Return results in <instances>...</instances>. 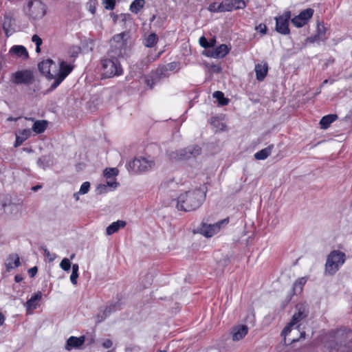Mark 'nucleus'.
<instances>
[{
	"instance_id": "obj_18",
	"label": "nucleus",
	"mask_w": 352,
	"mask_h": 352,
	"mask_svg": "<svg viewBox=\"0 0 352 352\" xmlns=\"http://www.w3.org/2000/svg\"><path fill=\"white\" fill-rule=\"evenodd\" d=\"M222 3L225 12L243 9L245 7V3L243 0H224Z\"/></svg>"
},
{
	"instance_id": "obj_39",
	"label": "nucleus",
	"mask_w": 352,
	"mask_h": 352,
	"mask_svg": "<svg viewBox=\"0 0 352 352\" xmlns=\"http://www.w3.org/2000/svg\"><path fill=\"white\" fill-rule=\"evenodd\" d=\"M90 188V183L89 182H85L82 184L78 193L80 195H85L87 194Z\"/></svg>"
},
{
	"instance_id": "obj_38",
	"label": "nucleus",
	"mask_w": 352,
	"mask_h": 352,
	"mask_svg": "<svg viewBox=\"0 0 352 352\" xmlns=\"http://www.w3.org/2000/svg\"><path fill=\"white\" fill-rule=\"evenodd\" d=\"M71 266L70 259L67 258H64L60 263V267L65 272H69Z\"/></svg>"
},
{
	"instance_id": "obj_32",
	"label": "nucleus",
	"mask_w": 352,
	"mask_h": 352,
	"mask_svg": "<svg viewBox=\"0 0 352 352\" xmlns=\"http://www.w3.org/2000/svg\"><path fill=\"white\" fill-rule=\"evenodd\" d=\"M145 4L144 0H134L130 5L129 10L131 12L138 14L143 8Z\"/></svg>"
},
{
	"instance_id": "obj_45",
	"label": "nucleus",
	"mask_w": 352,
	"mask_h": 352,
	"mask_svg": "<svg viewBox=\"0 0 352 352\" xmlns=\"http://www.w3.org/2000/svg\"><path fill=\"white\" fill-rule=\"evenodd\" d=\"M45 256L47 257L50 262L54 261L56 258V254L50 253L47 249L44 250Z\"/></svg>"
},
{
	"instance_id": "obj_58",
	"label": "nucleus",
	"mask_w": 352,
	"mask_h": 352,
	"mask_svg": "<svg viewBox=\"0 0 352 352\" xmlns=\"http://www.w3.org/2000/svg\"><path fill=\"white\" fill-rule=\"evenodd\" d=\"M79 195L80 194L78 193V192L74 194V198L75 199L76 201L79 200Z\"/></svg>"
},
{
	"instance_id": "obj_43",
	"label": "nucleus",
	"mask_w": 352,
	"mask_h": 352,
	"mask_svg": "<svg viewBox=\"0 0 352 352\" xmlns=\"http://www.w3.org/2000/svg\"><path fill=\"white\" fill-rule=\"evenodd\" d=\"M109 190H110L109 189L107 186L105 185L104 184H100L96 188V191H97V193H98V194L106 193Z\"/></svg>"
},
{
	"instance_id": "obj_52",
	"label": "nucleus",
	"mask_w": 352,
	"mask_h": 352,
	"mask_svg": "<svg viewBox=\"0 0 352 352\" xmlns=\"http://www.w3.org/2000/svg\"><path fill=\"white\" fill-rule=\"evenodd\" d=\"M45 157H40L37 160V165L43 168H44L45 167Z\"/></svg>"
},
{
	"instance_id": "obj_24",
	"label": "nucleus",
	"mask_w": 352,
	"mask_h": 352,
	"mask_svg": "<svg viewBox=\"0 0 352 352\" xmlns=\"http://www.w3.org/2000/svg\"><path fill=\"white\" fill-rule=\"evenodd\" d=\"M0 205L3 208L4 211L6 213L16 215L20 212V206L14 203H8L7 204L6 201L0 200Z\"/></svg>"
},
{
	"instance_id": "obj_44",
	"label": "nucleus",
	"mask_w": 352,
	"mask_h": 352,
	"mask_svg": "<svg viewBox=\"0 0 352 352\" xmlns=\"http://www.w3.org/2000/svg\"><path fill=\"white\" fill-rule=\"evenodd\" d=\"M111 312V309L109 308H107L102 315H98L97 317H96V322H101L103 320H104V318H106V317L110 314Z\"/></svg>"
},
{
	"instance_id": "obj_56",
	"label": "nucleus",
	"mask_w": 352,
	"mask_h": 352,
	"mask_svg": "<svg viewBox=\"0 0 352 352\" xmlns=\"http://www.w3.org/2000/svg\"><path fill=\"white\" fill-rule=\"evenodd\" d=\"M41 185H36V186H34L32 188V190L33 191H37L38 190L41 189Z\"/></svg>"
},
{
	"instance_id": "obj_25",
	"label": "nucleus",
	"mask_w": 352,
	"mask_h": 352,
	"mask_svg": "<svg viewBox=\"0 0 352 352\" xmlns=\"http://www.w3.org/2000/svg\"><path fill=\"white\" fill-rule=\"evenodd\" d=\"M21 265L20 258L18 254H10L6 261L5 265L7 271L18 267Z\"/></svg>"
},
{
	"instance_id": "obj_59",
	"label": "nucleus",
	"mask_w": 352,
	"mask_h": 352,
	"mask_svg": "<svg viewBox=\"0 0 352 352\" xmlns=\"http://www.w3.org/2000/svg\"><path fill=\"white\" fill-rule=\"evenodd\" d=\"M18 119H19L18 118H14L10 117V118H8V120H9V121H16Z\"/></svg>"
},
{
	"instance_id": "obj_36",
	"label": "nucleus",
	"mask_w": 352,
	"mask_h": 352,
	"mask_svg": "<svg viewBox=\"0 0 352 352\" xmlns=\"http://www.w3.org/2000/svg\"><path fill=\"white\" fill-rule=\"evenodd\" d=\"M308 280L307 276H304L298 278L296 280V282L294 284V289L295 291L299 290L300 292L302 289V286L307 283Z\"/></svg>"
},
{
	"instance_id": "obj_54",
	"label": "nucleus",
	"mask_w": 352,
	"mask_h": 352,
	"mask_svg": "<svg viewBox=\"0 0 352 352\" xmlns=\"http://www.w3.org/2000/svg\"><path fill=\"white\" fill-rule=\"evenodd\" d=\"M72 272H78L79 266L78 264H73L72 266Z\"/></svg>"
},
{
	"instance_id": "obj_2",
	"label": "nucleus",
	"mask_w": 352,
	"mask_h": 352,
	"mask_svg": "<svg viewBox=\"0 0 352 352\" xmlns=\"http://www.w3.org/2000/svg\"><path fill=\"white\" fill-rule=\"evenodd\" d=\"M205 198L204 190L196 188L181 194L177 202V208L179 210L192 211L198 208Z\"/></svg>"
},
{
	"instance_id": "obj_19",
	"label": "nucleus",
	"mask_w": 352,
	"mask_h": 352,
	"mask_svg": "<svg viewBox=\"0 0 352 352\" xmlns=\"http://www.w3.org/2000/svg\"><path fill=\"white\" fill-rule=\"evenodd\" d=\"M85 340L84 336L78 338L71 336L67 339L65 349L67 351H71L73 349H79L84 344Z\"/></svg>"
},
{
	"instance_id": "obj_41",
	"label": "nucleus",
	"mask_w": 352,
	"mask_h": 352,
	"mask_svg": "<svg viewBox=\"0 0 352 352\" xmlns=\"http://www.w3.org/2000/svg\"><path fill=\"white\" fill-rule=\"evenodd\" d=\"M104 7L107 10H113L116 5V0H102Z\"/></svg>"
},
{
	"instance_id": "obj_42",
	"label": "nucleus",
	"mask_w": 352,
	"mask_h": 352,
	"mask_svg": "<svg viewBox=\"0 0 352 352\" xmlns=\"http://www.w3.org/2000/svg\"><path fill=\"white\" fill-rule=\"evenodd\" d=\"M105 185L107 186L110 190H115L118 186V183L116 182L115 179H109Z\"/></svg>"
},
{
	"instance_id": "obj_29",
	"label": "nucleus",
	"mask_w": 352,
	"mask_h": 352,
	"mask_svg": "<svg viewBox=\"0 0 352 352\" xmlns=\"http://www.w3.org/2000/svg\"><path fill=\"white\" fill-rule=\"evenodd\" d=\"M125 226L126 222L122 220H118L117 221L113 222L107 228L106 234L108 236L111 235L113 233L118 232L120 229L124 228Z\"/></svg>"
},
{
	"instance_id": "obj_55",
	"label": "nucleus",
	"mask_w": 352,
	"mask_h": 352,
	"mask_svg": "<svg viewBox=\"0 0 352 352\" xmlns=\"http://www.w3.org/2000/svg\"><path fill=\"white\" fill-rule=\"evenodd\" d=\"M4 320H5L4 316L1 313H0V326L3 324Z\"/></svg>"
},
{
	"instance_id": "obj_31",
	"label": "nucleus",
	"mask_w": 352,
	"mask_h": 352,
	"mask_svg": "<svg viewBox=\"0 0 352 352\" xmlns=\"http://www.w3.org/2000/svg\"><path fill=\"white\" fill-rule=\"evenodd\" d=\"M273 147V145H270L258 151L254 154V157L258 160H265L268 156L271 155Z\"/></svg>"
},
{
	"instance_id": "obj_7",
	"label": "nucleus",
	"mask_w": 352,
	"mask_h": 352,
	"mask_svg": "<svg viewBox=\"0 0 352 352\" xmlns=\"http://www.w3.org/2000/svg\"><path fill=\"white\" fill-rule=\"evenodd\" d=\"M28 8V14L33 20L41 19L46 13L45 4L39 0L30 1Z\"/></svg>"
},
{
	"instance_id": "obj_28",
	"label": "nucleus",
	"mask_w": 352,
	"mask_h": 352,
	"mask_svg": "<svg viewBox=\"0 0 352 352\" xmlns=\"http://www.w3.org/2000/svg\"><path fill=\"white\" fill-rule=\"evenodd\" d=\"M9 52L23 59H26L28 57V52L23 45H14L10 48Z\"/></svg>"
},
{
	"instance_id": "obj_49",
	"label": "nucleus",
	"mask_w": 352,
	"mask_h": 352,
	"mask_svg": "<svg viewBox=\"0 0 352 352\" xmlns=\"http://www.w3.org/2000/svg\"><path fill=\"white\" fill-rule=\"evenodd\" d=\"M32 41L36 44V45H41L42 39L36 34H34L32 37Z\"/></svg>"
},
{
	"instance_id": "obj_48",
	"label": "nucleus",
	"mask_w": 352,
	"mask_h": 352,
	"mask_svg": "<svg viewBox=\"0 0 352 352\" xmlns=\"http://www.w3.org/2000/svg\"><path fill=\"white\" fill-rule=\"evenodd\" d=\"M78 278V272H72L70 276V281L71 283L76 285L77 284V280Z\"/></svg>"
},
{
	"instance_id": "obj_15",
	"label": "nucleus",
	"mask_w": 352,
	"mask_h": 352,
	"mask_svg": "<svg viewBox=\"0 0 352 352\" xmlns=\"http://www.w3.org/2000/svg\"><path fill=\"white\" fill-rule=\"evenodd\" d=\"M327 29L322 24H318L316 33L315 35L309 36L306 38L305 44L317 43L320 44V42H324L327 40L326 36Z\"/></svg>"
},
{
	"instance_id": "obj_6",
	"label": "nucleus",
	"mask_w": 352,
	"mask_h": 352,
	"mask_svg": "<svg viewBox=\"0 0 352 352\" xmlns=\"http://www.w3.org/2000/svg\"><path fill=\"white\" fill-rule=\"evenodd\" d=\"M201 154V148L198 146H188L184 149L171 152L170 158L174 160H183L195 157Z\"/></svg>"
},
{
	"instance_id": "obj_33",
	"label": "nucleus",
	"mask_w": 352,
	"mask_h": 352,
	"mask_svg": "<svg viewBox=\"0 0 352 352\" xmlns=\"http://www.w3.org/2000/svg\"><path fill=\"white\" fill-rule=\"evenodd\" d=\"M157 41V35L154 33L149 34L144 40V45L147 47H153Z\"/></svg>"
},
{
	"instance_id": "obj_62",
	"label": "nucleus",
	"mask_w": 352,
	"mask_h": 352,
	"mask_svg": "<svg viewBox=\"0 0 352 352\" xmlns=\"http://www.w3.org/2000/svg\"><path fill=\"white\" fill-rule=\"evenodd\" d=\"M158 352H166V351L163 350V351H159Z\"/></svg>"
},
{
	"instance_id": "obj_47",
	"label": "nucleus",
	"mask_w": 352,
	"mask_h": 352,
	"mask_svg": "<svg viewBox=\"0 0 352 352\" xmlns=\"http://www.w3.org/2000/svg\"><path fill=\"white\" fill-rule=\"evenodd\" d=\"M144 81L147 86H148L151 89H152L154 87L156 82L155 79L151 77H146Z\"/></svg>"
},
{
	"instance_id": "obj_53",
	"label": "nucleus",
	"mask_w": 352,
	"mask_h": 352,
	"mask_svg": "<svg viewBox=\"0 0 352 352\" xmlns=\"http://www.w3.org/2000/svg\"><path fill=\"white\" fill-rule=\"evenodd\" d=\"M29 272V274L31 277H34L36 272H37V267H33L32 268H30L28 271Z\"/></svg>"
},
{
	"instance_id": "obj_1",
	"label": "nucleus",
	"mask_w": 352,
	"mask_h": 352,
	"mask_svg": "<svg viewBox=\"0 0 352 352\" xmlns=\"http://www.w3.org/2000/svg\"><path fill=\"white\" fill-rule=\"evenodd\" d=\"M124 45L123 34H120L113 36L111 41V50L108 53V57L102 60L103 75L107 78L119 76L122 73V69L118 58L122 54V47Z\"/></svg>"
},
{
	"instance_id": "obj_27",
	"label": "nucleus",
	"mask_w": 352,
	"mask_h": 352,
	"mask_svg": "<svg viewBox=\"0 0 352 352\" xmlns=\"http://www.w3.org/2000/svg\"><path fill=\"white\" fill-rule=\"evenodd\" d=\"M268 72V66L266 63L257 64L255 66L256 79L262 81L265 78Z\"/></svg>"
},
{
	"instance_id": "obj_13",
	"label": "nucleus",
	"mask_w": 352,
	"mask_h": 352,
	"mask_svg": "<svg viewBox=\"0 0 352 352\" xmlns=\"http://www.w3.org/2000/svg\"><path fill=\"white\" fill-rule=\"evenodd\" d=\"M33 80L32 73L30 70L18 71L12 75V80L15 84H30Z\"/></svg>"
},
{
	"instance_id": "obj_37",
	"label": "nucleus",
	"mask_w": 352,
	"mask_h": 352,
	"mask_svg": "<svg viewBox=\"0 0 352 352\" xmlns=\"http://www.w3.org/2000/svg\"><path fill=\"white\" fill-rule=\"evenodd\" d=\"M208 9L210 12H225L222 2L219 4H217L216 3H211L208 6Z\"/></svg>"
},
{
	"instance_id": "obj_21",
	"label": "nucleus",
	"mask_w": 352,
	"mask_h": 352,
	"mask_svg": "<svg viewBox=\"0 0 352 352\" xmlns=\"http://www.w3.org/2000/svg\"><path fill=\"white\" fill-rule=\"evenodd\" d=\"M31 133L32 131L30 129L16 131L15 133L16 141L14 143V147H18L21 145L23 142L30 137Z\"/></svg>"
},
{
	"instance_id": "obj_35",
	"label": "nucleus",
	"mask_w": 352,
	"mask_h": 352,
	"mask_svg": "<svg viewBox=\"0 0 352 352\" xmlns=\"http://www.w3.org/2000/svg\"><path fill=\"white\" fill-rule=\"evenodd\" d=\"M213 97L216 98L219 103L222 106L226 105L228 103V99L224 97V95L221 91H214L213 94Z\"/></svg>"
},
{
	"instance_id": "obj_64",
	"label": "nucleus",
	"mask_w": 352,
	"mask_h": 352,
	"mask_svg": "<svg viewBox=\"0 0 352 352\" xmlns=\"http://www.w3.org/2000/svg\"><path fill=\"white\" fill-rule=\"evenodd\" d=\"M326 82H327V80H325L324 81V83H326Z\"/></svg>"
},
{
	"instance_id": "obj_23",
	"label": "nucleus",
	"mask_w": 352,
	"mask_h": 352,
	"mask_svg": "<svg viewBox=\"0 0 352 352\" xmlns=\"http://www.w3.org/2000/svg\"><path fill=\"white\" fill-rule=\"evenodd\" d=\"M14 20L8 15H6L3 23V28L7 36L12 34L14 32Z\"/></svg>"
},
{
	"instance_id": "obj_5",
	"label": "nucleus",
	"mask_w": 352,
	"mask_h": 352,
	"mask_svg": "<svg viewBox=\"0 0 352 352\" xmlns=\"http://www.w3.org/2000/svg\"><path fill=\"white\" fill-rule=\"evenodd\" d=\"M157 166V162L151 156L135 158L128 164L129 170L135 173H142L152 170Z\"/></svg>"
},
{
	"instance_id": "obj_40",
	"label": "nucleus",
	"mask_w": 352,
	"mask_h": 352,
	"mask_svg": "<svg viewBox=\"0 0 352 352\" xmlns=\"http://www.w3.org/2000/svg\"><path fill=\"white\" fill-rule=\"evenodd\" d=\"M200 45L204 48H208L213 46L214 41L212 43H209L204 36H201L199 40Z\"/></svg>"
},
{
	"instance_id": "obj_34",
	"label": "nucleus",
	"mask_w": 352,
	"mask_h": 352,
	"mask_svg": "<svg viewBox=\"0 0 352 352\" xmlns=\"http://www.w3.org/2000/svg\"><path fill=\"white\" fill-rule=\"evenodd\" d=\"M119 171L118 168H105L103 175L104 177L107 179H115L114 177L118 175Z\"/></svg>"
},
{
	"instance_id": "obj_26",
	"label": "nucleus",
	"mask_w": 352,
	"mask_h": 352,
	"mask_svg": "<svg viewBox=\"0 0 352 352\" xmlns=\"http://www.w3.org/2000/svg\"><path fill=\"white\" fill-rule=\"evenodd\" d=\"M25 120H31L34 122V124L32 126V130L35 133H43L47 128V122L45 120H34V118H25Z\"/></svg>"
},
{
	"instance_id": "obj_61",
	"label": "nucleus",
	"mask_w": 352,
	"mask_h": 352,
	"mask_svg": "<svg viewBox=\"0 0 352 352\" xmlns=\"http://www.w3.org/2000/svg\"><path fill=\"white\" fill-rule=\"evenodd\" d=\"M75 257V254H72L69 259L72 260Z\"/></svg>"
},
{
	"instance_id": "obj_51",
	"label": "nucleus",
	"mask_w": 352,
	"mask_h": 352,
	"mask_svg": "<svg viewBox=\"0 0 352 352\" xmlns=\"http://www.w3.org/2000/svg\"><path fill=\"white\" fill-rule=\"evenodd\" d=\"M102 346L105 349H109L112 346V341L109 339H106L102 344Z\"/></svg>"
},
{
	"instance_id": "obj_20",
	"label": "nucleus",
	"mask_w": 352,
	"mask_h": 352,
	"mask_svg": "<svg viewBox=\"0 0 352 352\" xmlns=\"http://www.w3.org/2000/svg\"><path fill=\"white\" fill-rule=\"evenodd\" d=\"M248 328L246 325H238L234 327L232 331V337L234 341H239L243 339L248 333Z\"/></svg>"
},
{
	"instance_id": "obj_8",
	"label": "nucleus",
	"mask_w": 352,
	"mask_h": 352,
	"mask_svg": "<svg viewBox=\"0 0 352 352\" xmlns=\"http://www.w3.org/2000/svg\"><path fill=\"white\" fill-rule=\"evenodd\" d=\"M228 222L229 219L228 218H226L213 224L202 223L199 232L206 237H211L218 233L222 228L225 227L228 223Z\"/></svg>"
},
{
	"instance_id": "obj_22",
	"label": "nucleus",
	"mask_w": 352,
	"mask_h": 352,
	"mask_svg": "<svg viewBox=\"0 0 352 352\" xmlns=\"http://www.w3.org/2000/svg\"><path fill=\"white\" fill-rule=\"evenodd\" d=\"M42 298V293L38 292L35 293L27 302L26 309L28 314H30L32 310L35 309L37 307V302Z\"/></svg>"
},
{
	"instance_id": "obj_46",
	"label": "nucleus",
	"mask_w": 352,
	"mask_h": 352,
	"mask_svg": "<svg viewBox=\"0 0 352 352\" xmlns=\"http://www.w3.org/2000/svg\"><path fill=\"white\" fill-rule=\"evenodd\" d=\"M255 30L263 35L265 34L267 32V27L263 23H260L258 25L256 26Z\"/></svg>"
},
{
	"instance_id": "obj_30",
	"label": "nucleus",
	"mask_w": 352,
	"mask_h": 352,
	"mask_svg": "<svg viewBox=\"0 0 352 352\" xmlns=\"http://www.w3.org/2000/svg\"><path fill=\"white\" fill-rule=\"evenodd\" d=\"M338 116L336 114H329L322 118L320 121V124L322 129H327L329 125L337 119Z\"/></svg>"
},
{
	"instance_id": "obj_12",
	"label": "nucleus",
	"mask_w": 352,
	"mask_h": 352,
	"mask_svg": "<svg viewBox=\"0 0 352 352\" xmlns=\"http://www.w3.org/2000/svg\"><path fill=\"white\" fill-rule=\"evenodd\" d=\"M40 72L47 78L54 80L56 67L54 62L51 59H47L38 64Z\"/></svg>"
},
{
	"instance_id": "obj_50",
	"label": "nucleus",
	"mask_w": 352,
	"mask_h": 352,
	"mask_svg": "<svg viewBox=\"0 0 352 352\" xmlns=\"http://www.w3.org/2000/svg\"><path fill=\"white\" fill-rule=\"evenodd\" d=\"M160 53H159L157 55H153L152 54H148L146 59V62L147 63H151L152 61H154L155 60H156L159 56H160Z\"/></svg>"
},
{
	"instance_id": "obj_11",
	"label": "nucleus",
	"mask_w": 352,
	"mask_h": 352,
	"mask_svg": "<svg viewBox=\"0 0 352 352\" xmlns=\"http://www.w3.org/2000/svg\"><path fill=\"white\" fill-rule=\"evenodd\" d=\"M290 331L288 333H284V329L282 331V336L283 337L284 343L285 344H291L293 342H297L300 338H304L305 335V331H300L299 326H294L290 327Z\"/></svg>"
},
{
	"instance_id": "obj_9",
	"label": "nucleus",
	"mask_w": 352,
	"mask_h": 352,
	"mask_svg": "<svg viewBox=\"0 0 352 352\" xmlns=\"http://www.w3.org/2000/svg\"><path fill=\"white\" fill-rule=\"evenodd\" d=\"M73 67L70 65L67 64L65 61L60 63L58 72H55L54 81L51 85L52 89L56 88L63 80L69 75L72 71Z\"/></svg>"
},
{
	"instance_id": "obj_14",
	"label": "nucleus",
	"mask_w": 352,
	"mask_h": 352,
	"mask_svg": "<svg viewBox=\"0 0 352 352\" xmlns=\"http://www.w3.org/2000/svg\"><path fill=\"white\" fill-rule=\"evenodd\" d=\"M314 10L307 8L302 11L298 16L292 19V23L297 28H301L305 25L308 21L312 17Z\"/></svg>"
},
{
	"instance_id": "obj_16",
	"label": "nucleus",
	"mask_w": 352,
	"mask_h": 352,
	"mask_svg": "<svg viewBox=\"0 0 352 352\" xmlns=\"http://www.w3.org/2000/svg\"><path fill=\"white\" fill-rule=\"evenodd\" d=\"M298 311L292 316L291 321L284 328V333L287 335L290 331V327L299 326L298 323L307 316V313L302 307H297Z\"/></svg>"
},
{
	"instance_id": "obj_3",
	"label": "nucleus",
	"mask_w": 352,
	"mask_h": 352,
	"mask_svg": "<svg viewBox=\"0 0 352 352\" xmlns=\"http://www.w3.org/2000/svg\"><path fill=\"white\" fill-rule=\"evenodd\" d=\"M327 346L330 352H338L339 346L346 345L352 340V333L345 329H338L329 333Z\"/></svg>"
},
{
	"instance_id": "obj_57",
	"label": "nucleus",
	"mask_w": 352,
	"mask_h": 352,
	"mask_svg": "<svg viewBox=\"0 0 352 352\" xmlns=\"http://www.w3.org/2000/svg\"><path fill=\"white\" fill-rule=\"evenodd\" d=\"M14 280L16 283H19L22 280V278L19 275H16L14 277Z\"/></svg>"
},
{
	"instance_id": "obj_4",
	"label": "nucleus",
	"mask_w": 352,
	"mask_h": 352,
	"mask_svg": "<svg viewBox=\"0 0 352 352\" xmlns=\"http://www.w3.org/2000/svg\"><path fill=\"white\" fill-rule=\"evenodd\" d=\"M346 259L344 252L335 250L327 256L324 265V274L328 276L334 275L344 265Z\"/></svg>"
},
{
	"instance_id": "obj_10",
	"label": "nucleus",
	"mask_w": 352,
	"mask_h": 352,
	"mask_svg": "<svg viewBox=\"0 0 352 352\" xmlns=\"http://www.w3.org/2000/svg\"><path fill=\"white\" fill-rule=\"evenodd\" d=\"M291 18V12L287 11L281 16L276 17V30L281 34H289V22Z\"/></svg>"
},
{
	"instance_id": "obj_17",
	"label": "nucleus",
	"mask_w": 352,
	"mask_h": 352,
	"mask_svg": "<svg viewBox=\"0 0 352 352\" xmlns=\"http://www.w3.org/2000/svg\"><path fill=\"white\" fill-rule=\"evenodd\" d=\"M229 50L230 49L226 45L222 44L215 49H209L206 50L204 54L208 57L214 58H221L228 54Z\"/></svg>"
},
{
	"instance_id": "obj_60",
	"label": "nucleus",
	"mask_w": 352,
	"mask_h": 352,
	"mask_svg": "<svg viewBox=\"0 0 352 352\" xmlns=\"http://www.w3.org/2000/svg\"><path fill=\"white\" fill-rule=\"evenodd\" d=\"M40 46H41V45H36V52L37 53H39V52H41Z\"/></svg>"
},
{
	"instance_id": "obj_63",
	"label": "nucleus",
	"mask_w": 352,
	"mask_h": 352,
	"mask_svg": "<svg viewBox=\"0 0 352 352\" xmlns=\"http://www.w3.org/2000/svg\"><path fill=\"white\" fill-rule=\"evenodd\" d=\"M170 67V69L172 67V64L168 65Z\"/></svg>"
}]
</instances>
